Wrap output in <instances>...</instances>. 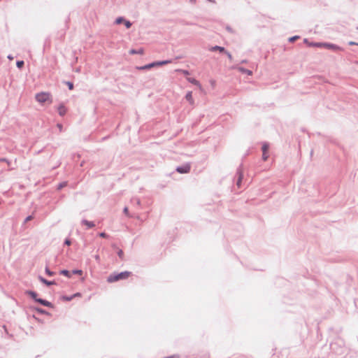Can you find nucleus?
I'll return each mask as SVG.
<instances>
[{
    "label": "nucleus",
    "instance_id": "obj_37",
    "mask_svg": "<svg viewBox=\"0 0 358 358\" xmlns=\"http://www.w3.org/2000/svg\"><path fill=\"white\" fill-rule=\"evenodd\" d=\"M123 213L127 215V216H129V208L127 207H124L123 208Z\"/></svg>",
    "mask_w": 358,
    "mask_h": 358
},
{
    "label": "nucleus",
    "instance_id": "obj_29",
    "mask_svg": "<svg viewBox=\"0 0 358 358\" xmlns=\"http://www.w3.org/2000/svg\"><path fill=\"white\" fill-rule=\"evenodd\" d=\"M117 256L121 260H124V252L122 249H119L117 252Z\"/></svg>",
    "mask_w": 358,
    "mask_h": 358
},
{
    "label": "nucleus",
    "instance_id": "obj_17",
    "mask_svg": "<svg viewBox=\"0 0 358 358\" xmlns=\"http://www.w3.org/2000/svg\"><path fill=\"white\" fill-rule=\"evenodd\" d=\"M238 71H240L242 73L247 74L248 76H252V71L251 70L247 69L244 67L239 66L238 67Z\"/></svg>",
    "mask_w": 358,
    "mask_h": 358
},
{
    "label": "nucleus",
    "instance_id": "obj_46",
    "mask_svg": "<svg viewBox=\"0 0 358 358\" xmlns=\"http://www.w3.org/2000/svg\"><path fill=\"white\" fill-rule=\"evenodd\" d=\"M134 201H136V204H138V205H140V204H141V201H140V199H134Z\"/></svg>",
    "mask_w": 358,
    "mask_h": 358
},
{
    "label": "nucleus",
    "instance_id": "obj_30",
    "mask_svg": "<svg viewBox=\"0 0 358 358\" xmlns=\"http://www.w3.org/2000/svg\"><path fill=\"white\" fill-rule=\"evenodd\" d=\"M65 84L67 85L69 90H73L74 89V85L71 81H66Z\"/></svg>",
    "mask_w": 358,
    "mask_h": 358
},
{
    "label": "nucleus",
    "instance_id": "obj_36",
    "mask_svg": "<svg viewBox=\"0 0 358 358\" xmlns=\"http://www.w3.org/2000/svg\"><path fill=\"white\" fill-rule=\"evenodd\" d=\"M64 245H71V239H69V238H66V239L64 240Z\"/></svg>",
    "mask_w": 358,
    "mask_h": 358
},
{
    "label": "nucleus",
    "instance_id": "obj_11",
    "mask_svg": "<svg viewBox=\"0 0 358 358\" xmlns=\"http://www.w3.org/2000/svg\"><path fill=\"white\" fill-rule=\"evenodd\" d=\"M38 303L41 304V306L50 308H54V305L51 302L47 301L46 299H43L42 298L39 299Z\"/></svg>",
    "mask_w": 358,
    "mask_h": 358
},
{
    "label": "nucleus",
    "instance_id": "obj_6",
    "mask_svg": "<svg viewBox=\"0 0 358 358\" xmlns=\"http://www.w3.org/2000/svg\"><path fill=\"white\" fill-rule=\"evenodd\" d=\"M322 47L326 48L327 49L331 50L333 51H339L342 50L343 48L336 44L331 43H323Z\"/></svg>",
    "mask_w": 358,
    "mask_h": 358
},
{
    "label": "nucleus",
    "instance_id": "obj_47",
    "mask_svg": "<svg viewBox=\"0 0 358 358\" xmlns=\"http://www.w3.org/2000/svg\"><path fill=\"white\" fill-rule=\"evenodd\" d=\"M94 258L96 261H99V259H100L99 255H95Z\"/></svg>",
    "mask_w": 358,
    "mask_h": 358
},
{
    "label": "nucleus",
    "instance_id": "obj_25",
    "mask_svg": "<svg viewBox=\"0 0 358 358\" xmlns=\"http://www.w3.org/2000/svg\"><path fill=\"white\" fill-rule=\"evenodd\" d=\"M61 299L64 301H71V300L73 299L72 295L71 296H67V295H63L61 296Z\"/></svg>",
    "mask_w": 358,
    "mask_h": 358
},
{
    "label": "nucleus",
    "instance_id": "obj_18",
    "mask_svg": "<svg viewBox=\"0 0 358 358\" xmlns=\"http://www.w3.org/2000/svg\"><path fill=\"white\" fill-rule=\"evenodd\" d=\"M185 99L191 104H194V100L192 97V92L191 91L187 92L185 96Z\"/></svg>",
    "mask_w": 358,
    "mask_h": 358
},
{
    "label": "nucleus",
    "instance_id": "obj_49",
    "mask_svg": "<svg viewBox=\"0 0 358 358\" xmlns=\"http://www.w3.org/2000/svg\"><path fill=\"white\" fill-rule=\"evenodd\" d=\"M207 1L210 2V3H215V0H207Z\"/></svg>",
    "mask_w": 358,
    "mask_h": 358
},
{
    "label": "nucleus",
    "instance_id": "obj_53",
    "mask_svg": "<svg viewBox=\"0 0 358 358\" xmlns=\"http://www.w3.org/2000/svg\"><path fill=\"white\" fill-rule=\"evenodd\" d=\"M1 202H2V199H0V203H1Z\"/></svg>",
    "mask_w": 358,
    "mask_h": 358
},
{
    "label": "nucleus",
    "instance_id": "obj_38",
    "mask_svg": "<svg viewBox=\"0 0 358 358\" xmlns=\"http://www.w3.org/2000/svg\"><path fill=\"white\" fill-rule=\"evenodd\" d=\"M0 162H6L8 165H10V161L6 158H0Z\"/></svg>",
    "mask_w": 358,
    "mask_h": 358
},
{
    "label": "nucleus",
    "instance_id": "obj_40",
    "mask_svg": "<svg viewBox=\"0 0 358 358\" xmlns=\"http://www.w3.org/2000/svg\"><path fill=\"white\" fill-rule=\"evenodd\" d=\"M164 358H180V357L178 355H173L171 356L166 357Z\"/></svg>",
    "mask_w": 358,
    "mask_h": 358
},
{
    "label": "nucleus",
    "instance_id": "obj_52",
    "mask_svg": "<svg viewBox=\"0 0 358 358\" xmlns=\"http://www.w3.org/2000/svg\"><path fill=\"white\" fill-rule=\"evenodd\" d=\"M248 155V152L245 153V155L243 156V158H245L246 157V155Z\"/></svg>",
    "mask_w": 358,
    "mask_h": 358
},
{
    "label": "nucleus",
    "instance_id": "obj_19",
    "mask_svg": "<svg viewBox=\"0 0 358 358\" xmlns=\"http://www.w3.org/2000/svg\"><path fill=\"white\" fill-rule=\"evenodd\" d=\"M59 274L62 275L68 278H71V272L67 269H62L59 271Z\"/></svg>",
    "mask_w": 358,
    "mask_h": 358
},
{
    "label": "nucleus",
    "instance_id": "obj_55",
    "mask_svg": "<svg viewBox=\"0 0 358 358\" xmlns=\"http://www.w3.org/2000/svg\"><path fill=\"white\" fill-rule=\"evenodd\" d=\"M357 29H358V27H357Z\"/></svg>",
    "mask_w": 358,
    "mask_h": 358
},
{
    "label": "nucleus",
    "instance_id": "obj_22",
    "mask_svg": "<svg viewBox=\"0 0 358 358\" xmlns=\"http://www.w3.org/2000/svg\"><path fill=\"white\" fill-rule=\"evenodd\" d=\"M45 273L47 275L50 277L53 276L55 274V272L52 271L48 266H46L45 268Z\"/></svg>",
    "mask_w": 358,
    "mask_h": 358
},
{
    "label": "nucleus",
    "instance_id": "obj_4",
    "mask_svg": "<svg viewBox=\"0 0 358 358\" xmlns=\"http://www.w3.org/2000/svg\"><path fill=\"white\" fill-rule=\"evenodd\" d=\"M236 184L238 188L241 187L242 180L243 178V164H241L238 167L236 173Z\"/></svg>",
    "mask_w": 358,
    "mask_h": 358
},
{
    "label": "nucleus",
    "instance_id": "obj_9",
    "mask_svg": "<svg viewBox=\"0 0 358 358\" xmlns=\"http://www.w3.org/2000/svg\"><path fill=\"white\" fill-rule=\"evenodd\" d=\"M303 43L309 47L322 48V42H310L308 38L303 39Z\"/></svg>",
    "mask_w": 358,
    "mask_h": 358
},
{
    "label": "nucleus",
    "instance_id": "obj_8",
    "mask_svg": "<svg viewBox=\"0 0 358 358\" xmlns=\"http://www.w3.org/2000/svg\"><path fill=\"white\" fill-rule=\"evenodd\" d=\"M38 280L41 282L46 285L47 287H50L53 285H57V282L55 280H48L44 277L41 275H38Z\"/></svg>",
    "mask_w": 358,
    "mask_h": 358
},
{
    "label": "nucleus",
    "instance_id": "obj_44",
    "mask_svg": "<svg viewBox=\"0 0 358 358\" xmlns=\"http://www.w3.org/2000/svg\"><path fill=\"white\" fill-rule=\"evenodd\" d=\"M7 58L10 60V61H12L13 59H14V57L12 55H8L7 56Z\"/></svg>",
    "mask_w": 358,
    "mask_h": 358
},
{
    "label": "nucleus",
    "instance_id": "obj_50",
    "mask_svg": "<svg viewBox=\"0 0 358 358\" xmlns=\"http://www.w3.org/2000/svg\"><path fill=\"white\" fill-rule=\"evenodd\" d=\"M185 24L190 25V24H192L190 23V22H186Z\"/></svg>",
    "mask_w": 358,
    "mask_h": 358
},
{
    "label": "nucleus",
    "instance_id": "obj_16",
    "mask_svg": "<svg viewBox=\"0 0 358 358\" xmlns=\"http://www.w3.org/2000/svg\"><path fill=\"white\" fill-rule=\"evenodd\" d=\"M130 55H143L144 53V49L143 48H140L138 49H131L129 50Z\"/></svg>",
    "mask_w": 358,
    "mask_h": 358
},
{
    "label": "nucleus",
    "instance_id": "obj_26",
    "mask_svg": "<svg viewBox=\"0 0 358 358\" xmlns=\"http://www.w3.org/2000/svg\"><path fill=\"white\" fill-rule=\"evenodd\" d=\"M24 66V62L23 60H17L16 62V66L17 69H21Z\"/></svg>",
    "mask_w": 358,
    "mask_h": 358
},
{
    "label": "nucleus",
    "instance_id": "obj_35",
    "mask_svg": "<svg viewBox=\"0 0 358 358\" xmlns=\"http://www.w3.org/2000/svg\"><path fill=\"white\" fill-rule=\"evenodd\" d=\"M268 158V152H262V159L266 161Z\"/></svg>",
    "mask_w": 358,
    "mask_h": 358
},
{
    "label": "nucleus",
    "instance_id": "obj_1",
    "mask_svg": "<svg viewBox=\"0 0 358 358\" xmlns=\"http://www.w3.org/2000/svg\"><path fill=\"white\" fill-rule=\"evenodd\" d=\"M132 275L130 271H124L120 273L113 272L107 278V282L109 283L115 282L122 280H125Z\"/></svg>",
    "mask_w": 358,
    "mask_h": 358
},
{
    "label": "nucleus",
    "instance_id": "obj_21",
    "mask_svg": "<svg viewBox=\"0 0 358 358\" xmlns=\"http://www.w3.org/2000/svg\"><path fill=\"white\" fill-rule=\"evenodd\" d=\"M68 185L67 181H63L60 183H59L57 186V190H61L64 187H66Z\"/></svg>",
    "mask_w": 358,
    "mask_h": 358
},
{
    "label": "nucleus",
    "instance_id": "obj_24",
    "mask_svg": "<svg viewBox=\"0 0 358 358\" xmlns=\"http://www.w3.org/2000/svg\"><path fill=\"white\" fill-rule=\"evenodd\" d=\"M125 19H126L125 17H122V16L118 17H117V18L115 19V24H122V23H124V22L125 21Z\"/></svg>",
    "mask_w": 358,
    "mask_h": 358
},
{
    "label": "nucleus",
    "instance_id": "obj_43",
    "mask_svg": "<svg viewBox=\"0 0 358 358\" xmlns=\"http://www.w3.org/2000/svg\"><path fill=\"white\" fill-rule=\"evenodd\" d=\"M348 45H357V42L351 41L348 42Z\"/></svg>",
    "mask_w": 358,
    "mask_h": 358
},
{
    "label": "nucleus",
    "instance_id": "obj_48",
    "mask_svg": "<svg viewBox=\"0 0 358 358\" xmlns=\"http://www.w3.org/2000/svg\"><path fill=\"white\" fill-rule=\"evenodd\" d=\"M189 1L193 3V4H195L196 2V0H189Z\"/></svg>",
    "mask_w": 358,
    "mask_h": 358
},
{
    "label": "nucleus",
    "instance_id": "obj_13",
    "mask_svg": "<svg viewBox=\"0 0 358 358\" xmlns=\"http://www.w3.org/2000/svg\"><path fill=\"white\" fill-rule=\"evenodd\" d=\"M57 110H58L59 115L62 117L64 116L67 111L66 108L62 103L59 105V106L57 108Z\"/></svg>",
    "mask_w": 358,
    "mask_h": 358
},
{
    "label": "nucleus",
    "instance_id": "obj_23",
    "mask_svg": "<svg viewBox=\"0 0 358 358\" xmlns=\"http://www.w3.org/2000/svg\"><path fill=\"white\" fill-rule=\"evenodd\" d=\"M34 218V213L32 215H28L24 220L22 227H24L27 222L32 220Z\"/></svg>",
    "mask_w": 358,
    "mask_h": 358
},
{
    "label": "nucleus",
    "instance_id": "obj_54",
    "mask_svg": "<svg viewBox=\"0 0 358 358\" xmlns=\"http://www.w3.org/2000/svg\"><path fill=\"white\" fill-rule=\"evenodd\" d=\"M357 45H358V42H357Z\"/></svg>",
    "mask_w": 358,
    "mask_h": 358
},
{
    "label": "nucleus",
    "instance_id": "obj_39",
    "mask_svg": "<svg viewBox=\"0 0 358 358\" xmlns=\"http://www.w3.org/2000/svg\"><path fill=\"white\" fill-rule=\"evenodd\" d=\"M226 29H227L229 33H234V30H233V29H232L230 26H229V25H227V26L226 27Z\"/></svg>",
    "mask_w": 358,
    "mask_h": 358
},
{
    "label": "nucleus",
    "instance_id": "obj_2",
    "mask_svg": "<svg viewBox=\"0 0 358 358\" xmlns=\"http://www.w3.org/2000/svg\"><path fill=\"white\" fill-rule=\"evenodd\" d=\"M171 63H172L171 59L155 61V62H150V63L147 64L143 66H136V69H138L139 71H145V70H150L152 68L155 67V66H162L163 65H166V64H171Z\"/></svg>",
    "mask_w": 358,
    "mask_h": 358
},
{
    "label": "nucleus",
    "instance_id": "obj_33",
    "mask_svg": "<svg viewBox=\"0 0 358 358\" xmlns=\"http://www.w3.org/2000/svg\"><path fill=\"white\" fill-rule=\"evenodd\" d=\"M99 236L103 238H108L109 237V235L107 234L106 232L103 231L99 234Z\"/></svg>",
    "mask_w": 358,
    "mask_h": 358
},
{
    "label": "nucleus",
    "instance_id": "obj_34",
    "mask_svg": "<svg viewBox=\"0 0 358 358\" xmlns=\"http://www.w3.org/2000/svg\"><path fill=\"white\" fill-rule=\"evenodd\" d=\"M224 55H226L227 56V57L229 58V59L230 61H232V59H233V57H232L231 54L229 51H227V50H226V52H224Z\"/></svg>",
    "mask_w": 358,
    "mask_h": 358
},
{
    "label": "nucleus",
    "instance_id": "obj_45",
    "mask_svg": "<svg viewBox=\"0 0 358 358\" xmlns=\"http://www.w3.org/2000/svg\"><path fill=\"white\" fill-rule=\"evenodd\" d=\"M33 317L36 320L38 321V322H41L42 320L38 317H36L35 315H33Z\"/></svg>",
    "mask_w": 358,
    "mask_h": 358
},
{
    "label": "nucleus",
    "instance_id": "obj_31",
    "mask_svg": "<svg viewBox=\"0 0 358 358\" xmlns=\"http://www.w3.org/2000/svg\"><path fill=\"white\" fill-rule=\"evenodd\" d=\"M124 24L127 29H130L131 27L132 26V23L127 19H125V21L124 22Z\"/></svg>",
    "mask_w": 358,
    "mask_h": 358
},
{
    "label": "nucleus",
    "instance_id": "obj_3",
    "mask_svg": "<svg viewBox=\"0 0 358 358\" xmlns=\"http://www.w3.org/2000/svg\"><path fill=\"white\" fill-rule=\"evenodd\" d=\"M36 101L38 103L43 104L47 101L52 103V95L50 92H41L37 93L35 96Z\"/></svg>",
    "mask_w": 358,
    "mask_h": 358
},
{
    "label": "nucleus",
    "instance_id": "obj_20",
    "mask_svg": "<svg viewBox=\"0 0 358 358\" xmlns=\"http://www.w3.org/2000/svg\"><path fill=\"white\" fill-rule=\"evenodd\" d=\"M270 145L267 142H264L262 144V152H268L269 150Z\"/></svg>",
    "mask_w": 358,
    "mask_h": 358
},
{
    "label": "nucleus",
    "instance_id": "obj_5",
    "mask_svg": "<svg viewBox=\"0 0 358 358\" xmlns=\"http://www.w3.org/2000/svg\"><path fill=\"white\" fill-rule=\"evenodd\" d=\"M191 170V164L185 163L176 167V171L181 174L188 173Z\"/></svg>",
    "mask_w": 358,
    "mask_h": 358
},
{
    "label": "nucleus",
    "instance_id": "obj_51",
    "mask_svg": "<svg viewBox=\"0 0 358 358\" xmlns=\"http://www.w3.org/2000/svg\"><path fill=\"white\" fill-rule=\"evenodd\" d=\"M246 62H247V61H246V60H242V62H241V63H243H243H246Z\"/></svg>",
    "mask_w": 358,
    "mask_h": 358
},
{
    "label": "nucleus",
    "instance_id": "obj_32",
    "mask_svg": "<svg viewBox=\"0 0 358 358\" xmlns=\"http://www.w3.org/2000/svg\"><path fill=\"white\" fill-rule=\"evenodd\" d=\"M299 38H300V36H296H296H292V37L289 38L288 41H289V42H290V43H294V42H295L297 39H299Z\"/></svg>",
    "mask_w": 358,
    "mask_h": 358
},
{
    "label": "nucleus",
    "instance_id": "obj_41",
    "mask_svg": "<svg viewBox=\"0 0 358 358\" xmlns=\"http://www.w3.org/2000/svg\"><path fill=\"white\" fill-rule=\"evenodd\" d=\"M72 296L73 299L76 297H78V296H81V294L80 292H76V293L72 294Z\"/></svg>",
    "mask_w": 358,
    "mask_h": 358
},
{
    "label": "nucleus",
    "instance_id": "obj_15",
    "mask_svg": "<svg viewBox=\"0 0 358 358\" xmlns=\"http://www.w3.org/2000/svg\"><path fill=\"white\" fill-rule=\"evenodd\" d=\"M81 224L87 227V229H92L95 227V224L92 221H89L87 220L83 219L81 221Z\"/></svg>",
    "mask_w": 358,
    "mask_h": 358
},
{
    "label": "nucleus",
    "instance_id": "obj_42",
    "mask_svg": "<svg viewBox=\"0 0 358 358\" xmlns=\"http://www.w3.org/2000/svg\"><path fill=\"white\" fill-rule=\"evenodd\" d=\"M181 71L182 72V73H183L185 76H188V75H189V71H187V70H181Z\"/></svg>",
    "mask_w": 358,
    "mask_h": 358
},
{
    "label": "nucleus",
    "instance_id": "obj_10",
    "mask_svg": "<svg viewBox=\"0 0 358 358\" xmlns=\"http://www.w3.org/2000/svg\"><path fill=\"white\" fill-rule=\"evenodd\" d=\"M30 308L34 311H36V313L41 314V315H50V313L48 312L45 309H43L40 307H37V306H31Z\"/></svg>",
    "mask_w": 358,
    "mask_h": 358
},
{
    "label": "nucleus",
    "instance_id": "obj_27",
    "mask_svg": "<svg viewBox=\"0 0 358 358\" xmlns=\"http://www.w3.org/2000/svg\"><path fill=\"white\" fill-rule=\"evenodd\" d=\"M187 80L192 84H194L195 85H200L199 82L194 78H189Z\"/></svg>",
    "mask_w": 358,
    "mask_h": 358
},
{
    "label": "nucleus",
    "instance_id": "obj_7",
    "mask_svg": "<svg viewBox=\"0 0 358 358\" xmlns=\"http://www.w3.org/2000/svg\"><path fill=\"white\" fill-rule=\"evenodd\" d=\"M25 294L29 296L34 302L38 303L39 300L38 294L36 292L28 289L25 291Z\"/></svg>",
    "mask_w": 358,
    "mask_h": 358
},
{
    "label": "nucleus",
    "instance_id": "obj_14",
    "mask_svg": "<svg viewBox=\"0 0 358 358\" xmlns=\"http://www.w3.org/2000/svg\"><path fill=\"white\" fill-rule=\"evenodd\" d=\"M343 345H344V341L342 339L338 338L336 341L331 343L330 346L333 351H336V348L337 345L341 346Z\"/></svg>",
    "mask_w": 358,
    "mask_h": 358
},
{
    "label": "nucleus",
    "instance_id": "obj_28",
    "mask_svg": "<svg viewBox=\"0 0 358 358\" xmlns=\"http://www.w3.org/2000/svg\"><path fill=\"white\" fill-rule=\"evenodd\" d=\"M83 273V271L81 269H73L71 271V275L75 274V275H82Z\"/></svg>",
    "mask_w": 358,
    "mask_h": 358
},
{
    "label": "nucleus",
    "instance_id": "obj_12",
    "mask_svg": "<svg viewBox=\"0 0 358 358\" xmlns=\"http://www.w3.org/2000/svg\"><path fill=\"white\" fill-rule=\"evenodd\" d=\"M209 50L211 52L219 51L220 53H221V54H224V52H226L225 48H224L222 46H219V45L212 46Z\"/></svg>",
    "mask_w": 358,
    "mask_h": 358
}]
</instances>
